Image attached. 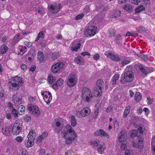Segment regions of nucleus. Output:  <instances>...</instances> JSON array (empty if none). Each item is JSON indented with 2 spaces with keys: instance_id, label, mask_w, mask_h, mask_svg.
I'll return each instance as SVG.
<instances>
[{
  "instance_id": "obj_53",
  "label": "nucleus",
  "mask_w": 155,
  "mask_h": 155,
  "mask_svg": "<svg viewBox=\"0 0 155 155\" xmlns=\"http://www.w3.org/2000/svg\"><path fill=\"white\" fill-rule=\"evenodd\" d=\"M144 29V28L142 26H140L136 29L137 31L139 33L142 32L143 31Z\"/></svg>"
},
{
  "instance_id": "obj_60",
  "label": "nucleus",
  "mask_w": 155,
  "mask_h": 155,
  "mask_svg": "<svg viewBox=\"0 0 155 155\" xmlns=\"http://www.w3.org/2000/svg\"><path fill=\"white\" fill-rule=\"evenodd\" d=\"M100 58L99 55L98 54H97L94 55L93 58L95 60H98Z\"/></svg>"
},
{
  "instance_id": "obj_14",
  "label": "nucleus",
  "mask_w": 155,
  "mask_h": 155,
  "mask_svg": "<svg viewBox=\"0 0 155 155\" xmlns=\"http://www.w3.org/2000/svg\"><path fill=\"white\" fill-rule=\"evenodd\" d=\"M12 100L16 106H18L22 104V99L17 94H14L13 95Z\"/></svg>"
},
{
  "instance_id": "obj_63",
  "label": "nucleus",
  "mask_w": 155,
  "mask_h": 155,
  "mask_svg": "<svg viewBox=\"0 0 155 155\" xmlns=\"http://www.w3.org/2000/svg\"><path fill=\"white\" fill-rule=\"evenodd\" d=\"M144 128H143L141 126H140L138 128V130L140 133H142L144 130Z\"/></svg>"
},
{
  "instance_id": "obj_4",
  "label": "nucleus",
  "mask_w": 155,
  "mask_h": 155,
  "mask_svg": "<svg viewBox=\"0 0 155 155\" xmlns=\"http://www.w3.org/2000/svg\"><path fill=\"white\" fill-rule=\"evenodd\" d=\"M22 123L19 120H16L13 124L12 132L13 135H17L20 134L22 130Z\"/></svg>"
},
{
  "instance_id": "obj_28",
  "label": "nucleus",
  "mask_w": 155,
  "mask_h": 155,
  "mask_svg": "<svg viewBox=\"0 0 155 155\" xmlns=\"http://www.w3.org/2000/svg\"><path fill=\"white\" fill-rule=\"evenodd\" d=\"M125 132L124 131H122L121 132V134L118 138V140L120 142H124L125 141Z\"/></svg>"
},
{
  "instance_id": "obj_32",
  "label": "nucleus",
  "mask_w": 155,
  "mask_h": 155,
  "mask_svg": "<svg viewBox=\"0 0 155 155\" xmlns=\"http://www.w3.org/2000/svg\"><path fill=\"white\" fill-rule=\"evenodd\" d=\"M119 75L118 74H116L114 75L112 78V84L115 85L116 83V81L119 79Z\"/></svg>"
},
{
  "instance_id": "obj_5",
  "label": "nucleus",
  "mask_w": 155,
  "mask_h": 155,
  "mask_svg": "<svg viewBox=\"0 0 155 155\" xmlns=\"http://www.w3.org/2000/svg\"><path fill=\"white\" fill-rule=\"evenodd\" d=\"M87 28L85 34L87 37L93 36L97 33V27L94 24L89 23L87 25Z\"/></svg>"
},
{
  "instance_id": "obj_42",
  "label": "nucleus",
  "mask_w": 155,
  "mask_h": 155,
  "mask_svg": "<svg viewBox=\"0 0 155 155\" xmlns=\"http://www.w3.org/2000/svg\"><path fill=\"white\" fill-rule=\"evenodd\" d=\"M99 143V141L98 140L91 141L90 142V144L93 147H97Z\"/></svg>"
},
{
  "instance_id": "obj_30",
  "label": "nucleus",
  "mask_w": 155,
  "mask_h": 155,
  "mask_svg": "<svg viewBox=\"0 0 155 155\" xmlns=\"http://www.w3.org/2000/svg\"><path fill=\"white\" fill-rule=\"evenodd\" d=\"M25 107L23 105H20L18 109V111L19 114L21 115H23L25 111Z\"/></svg>"
},
{
  "instance_id": "obj_3",
  "label": "nucleus",
  "mask_w": 155,
  "mask_h": 155,
  "mask_svg": "<svg viewBox=\"0 0 155 155\" xmlns=\"http://www.w3.org/2000/svg\"><path fill=\"white\" fill-rule=\"evenodd\" d=\"M81 97L83 100L87 102L91 101L93 99V96L91 90L88 88L84 87L82 88Z\"/></svg>"
},
{
  "instance_id": "obj_41",
  "label": "nucleus",
  "mask_w": 155,
  "mask_h": 155,
  "mask_svg": "<svg viewBox=\"0 0 155 155\" xmlns=\"http://www.w3.org/2000/svg\"><path fill=\"white\" fill-rule=\"evenodd\" d=\"M116 32V30L113 28L110 29L108 31L109 36L110 37L114 36Z\"/></svg>"
},
{
  "instance_id": "obj_48",
  "label": "nucleus",
  "mask_w": 155,
  "mask_h": 155,
  "mask_svg": "<svg viewBox=\"0 0 155 155\" xmlns=\"http://www.w3.org/2000/svg\"><path fill=\"white\" fill-rule=\"evenodd\" d=\"M84 15L83 13L79 14L77 15L75 18V19L76 20H78L82 19L84 16Z\"/></svg>"
},
{
  "instance_id": "obj_19",
  "label": "nucleus",
  "mask_w": 155,
  "mask_h": 155,
  "mask_svg": "<svg viewBox=\"0 0 155 155\" xmlns=\"http://www.w3.org/2000/svg\"><path fill=\"white\" fill-rule=\"evenodd\" d=\"M64 82V80L61 78H59L56 82L55 84H54L52 85L53 89H56L58 87H60L62 84Z\"/></svg>"
},
{
  "instance_id": "obj_29",
  "label": "nucleus",
  "mask_w": 155,
  "mask_h": 155,
  "mask_svg": "<svg viewBox=\"0 0 155 155\" xmlns=\"http://www.w3.org/2000/svg\"><path fill=\"white\" fill-rule=\"evenodd\" d=\"M44 55L42 52L39 51L38 53V59L40 62H42L44 60Z\"/></svg>"
},
{
  "instance_id": "obj_39",
  "label": "nucleus",
  "mask_w": 155,
  "mask_h": 155,
  "mask_svg": "<svg viewBox=\"0 0 155 155\" xmlns=\"http://www.w3.org/2000/svg\"><path fill=\"white\" fill-rule=\"evenodd\" d=\"M44 36L45 34L44 32L43 31H41L38 33L35 41H37L39 40L40 38H43L44 37Z\"/></svg>"
},
{
  "instance_id": "obj_18",
  "label": "nucleus",
  "mask_w": 155,
  "mask_h": 155,
  "mask_svg": "<svg viewBox=\"0 0 155 155\" xmlns=\"http://www.w3.org/2000/svg\"><path fill=\"white\" fill-rule=\"evenodd\" d=\"M28 139L27 141H25V145L26 147H32L34 144V140L35 139L34 138H30L28 137Z\"/></svg>"
},
{
  "instance_id": "obj_54",
  "label": "nucleus",
  "mask_w": 155,
  "mask_h": 155,
  "mask_svg": "<svg viewBox=\"0 0 155 155\" xmlns=\"http://www.w3.org/2000/svg\"><path fill=\"white\" fill-rule=\"evenodd\" d=\"M23 137L21 136H18L15 139V140H16L18 142H21L23 140Z\"/></svg>"
},
{
  "instance_id": "obj_59",
  "label": "nucleus",
  "mask_w": 155,
  "mask_h": 155,
  "mask_svg": "<svg viewBox=\"0 0 155 155\" xmlns=\"http://www.w3.org/2000/svg\"><path fill=\"white\" fill-rule=\"evenodd\" d=\"M99 114L98 109H97L95 110L94 112V118H96L97 117L98 114Z\"/></svg>"
},
{
  "instance_id": "obj_15",
  "label": "nucleus",
  "mask_w": 155,
  "mask_h": 155,
  "mask_svg": "<svg viewBox=\"0 0 155 155\" xmlns=\"http://www.w3.org/2000/svg\"><path fill=\"white\" fill-rule=\"evenodd\" d=\"M96 136L101 137H106L107 138H109V137L108 134L104 131L101 129H100L99 130L96 131L94 133Z\"/></svg>"
},
{
  "instance_id": "obj_36",
  "label": "nucleus",
  "mask_w": 155,
  "mask_h": 155,
  "mask_svg": "<svg viewBox=\"0 0 155 155\" xmlns=\"http://www.w3.org/2000/svg\"><path fill=\"white\" fill-rule=\"evenodd\" d=\"M130 137L132 138H134L136 136H139L138 131L137 130H133L130 132Z\"/></svg>"
},
{
  "instance_id": "obj_40",
  "label": "nucleus",
  "mask_w": 155,
  "mask_h": 155,
  "mask_svg": "<svg viewBox=\"0 0 155 155\" xmlns=\"http://www.w3.org/2000/svg\"><path fill=\"white\" fill-rule=\"evenodd\" d=\"M96 84L97 87H101V88H102V86L104 84V82L102 80L99 79L96 82Z\"/></svg>"
},
{
  "instance_id": "obj_38",
  "label": "nucleus",
  "mask_w": 155,
  "mask_h": 155,
  "mask_svg": "<svg viewBox=\"0 0 155 155\" xmlns=\"http://www.w3.org/2000/svg\"><path fill=\"white\" fill-rule=\"evenodd\" d=\"M71 125L73 127H75L77 124L76 120L75 117L74 116H72L71 120Z\"/></svg>"
},
{
  "instance_id": "obj_47",
  "label": "nucleus",
  "mask_w": 155,
  "mask_h": 155,
  "mask_svg": "<svg viewBox=\"0 0 155 155\" xmlns=\"http://www.w3.org/2000/svg\"><path fill=\"white\" fill-rule=\"evenodd\" d=\"M11 113L15 117H18V113L17 110L14 109H12Z\"/></svg>"
},
{
  "instance_id": "obj_26",
  "label": "nucleus",
  "mask_w": 155,
  "mask_h": 155,
  "mask_svg": "<svg viewBox=\"0 0 155 155\" xmlns=\"http://www.w3.org/2000/svg\"><path fill=\"white\" fill-rule=\"evenodd\" d=\"M123 8L127 12H131L133 10V6L132 5L127 4L123 6Z\"/></svg>"
},
{
  "instance_id": "obj_55",
  "label": "nucleus",
  "mask_w": 155,
  "mask_h": 155,
  "mask_svg": "<svg viewBox=\"0 0 155 155\" xmlns=\"http://www.w3.org/2000/svg\"><path fill=\"white\" fill-rule=\"evenodd\" d=\"M44 139L41 135L39 136L37 138V143L38 144L40 143L41 141L42 140Z\"/></svg>"
},
{
  "instance_id": "obj_52",
  "label": "nucleus",
  "mask_w": 155,
  "mask_h": 155,
  "mask_svg": "<svg viewBox=\"0 0 155 155\" xmlns=\"http://www.w3.org/2000/svg\"><path fill=\"white\" fill-rule=\"evenodd\" d=\"M130 61L128 60H124L121 63L123 65H126L130 63Z\"/></svg>"
},
{
  "instance_id": "obj_13",
  "label": "nucleus",
  "mask_w": 155,
  "mask_h": 155,
  "mask_svg": "<svg viewBox=\"0 0 155 155\" xmlns=\"http://www.w3.org/2000/svg\"><path fill=\"white\" fill-rule=\"evenodd\" d=\"M104 54L107 57L110 58L112 60L117 61L120 60V58L117 55L114 53H111L110 51H106L104 53Z\"/></svg>"
},
{
  "instance_id": "obj_43",
  "label": "nucleus",
  "mask_w": 155,
  "mask_h": 155,
  "mask_svg": "<svg viewBox=\"0 0 155 155\" xmlns=\"http://www.w3.org/2000/svg\"><path fill=\"white\" fill-rule=\"evenodd\" d=\"M106 148V147L104 145H100L99 148H98V152L100 153H102L104 150Z\"/></svg>"
},
{
  "instance_id": "obj_37",
  "label": "nucleus",
  "mask_w": 155,
  "mask_h": 155,
  "mask_svg": "<svg viewBox=\"0 0 155 155\" xmlns=\"http://www.w3.org/2000/svg\"><path fill=\"white\" fill-rule=\"evenodd\" d=\"M59 57V53L58 52H54L52 54L51 60L53 61L58 58Z\"/></svg>"
},
{
  "instance_id": "obj_11",
  "label": "nucleus",
  "mask_w": 155,
  "mask_h": 155,
  "mask_svg": "<svg viewBox=\"0 0 155 155\" xmlns=\"http://www.w3.org/2000/svg\"><path fill=\"white\" fill-rule=\"evenodd\" d=\"M28 110L34 115L38 116L40 114V112L37 106L29 104L28 105Z\"/></svg>"
},
{
  "instance_id": "obj_9",
  "label": "nucleus",
  "mask_w": 155,
  "mask_h": 155,
  "mask_svg": "<svg viewBox=\"0 0 155 155\" xmlns=\"http://www.w3.org/2000/svg\"><path fill=\"white\" fill-rule=\"evenodd\" d=\"M61 5L59 3L50 4L48 5V8L50 11L52 13H56L59 12L61 9Z\"/></svg>"
},
{
  "instance_id": "obj_31",
  "label": "nucleus",
  "mask_w": 155,
  "mask_h": 155,
  "mask_svg": "<svg viewBox=\"0 0 155 155\" xmlns=\"http://www.w3.org/2000/svg\"><path fill=\"white\" fill-rule=\"evenodd\" d=\"M141 97L142 95L140 93L137 92L135 94L134 99L137 102L140 101Z\"/></svg>"
},
{
  "instance_id": "obj_49",
  "label": "nucleus",
  "mask_w": 155,
  "mask_h": 155,
  "mask_svg": "<svg viewBox=\"0 0 155 155\" xmlns=\"http://www.w3.org/2000/svg\"><path fill=\"white\" fill-rule=\"evenodd\" d=\"M121 14L120 11L119 10H116L114 12V18L118 17Z\"/></svg>"
},
{
  "instance_id": "obj_22",
  "label": "nucleus",
  "mask_w": 155,
  "mask_h": 155,
  "mask_svg": "<svg viewBox=\"0 0 155 155\" xmlns=\"http://www.w3.org/2000/svg\"><path fill=\"white\" fill-rule=\"evenodd\" d=\"M23 38L22 36H21L19 34L16 35L13 38L12 42V44L14 45L17 43L20 40Z\"/></svg>"
},
{
  "instance_id": "obj_58",
  "label": "nucleus",
  "mask_w": 155,
  "mask_h": 155,
  "mask_svg": "<svg viewBox=\"0 0 155 155\" xmlns=\"http://www.w3.org/2000/svg\"><path fill=\"white\" fill-rule=\"evenodd\" d=\"M141 57L145 61H147L148 60V56L147 55L144 54L141 55Z\"/></svg>"
},
{
  "instance_id": "obj_8",
  "label": "nucleus",
  "mask_w": 155,
  "mask_h": 155,
  "mask_svg": "<svg viewBox=\"0 0 155 155\" xmlns=\"http://www.w3.org/2000/svg\"><path fill=\"white\" fill-rule=\"evenodd\" d=\"M91 112V110L88 107H86L82 109L81 111H76L75 114L79 117H85L88 116Z\"/></svg>"
},
{
  "instance_id": "obj_57",
  "label": "nucleus",
  "mask_w": 155,
  "mask_h": 155,
  "mask_svg": "<svg viewBox=\"0 0 155 155\" xmlns=\"http://www.w3.org/2000/svg\"><path fill=\"white\" fill-rule=\"evenodd\" d=\"M25 45L28 47H31L32 45V44L31 42L27 41H25Z\"/></svg>"
},
{
  "instance_id": "obj_21",
  "label": "nucleus",
  "mask_w": 155,
  "mask_h": 155,
  "mask_svg": "<svg viewBox=\"0 0 155 155\" xmlns=\"http://www.w3.org/2000/svg\"><path fill=\"white\" fill-rule=\"evenodd\" d=\"M102 88L101 87H96L94 89V94L95 96L98 97L101 95L102 93Z\"/></svg>"
},
{
  "instance_id": "obj_45",
  "label": "nucleus",
  "mask_w": 155,
  "mask_h": 155,
  "mask_svg": "<svg viewBox=\"0 0 155 155\" xmlns=\"http://www.w3.org/2000/svg\"><path fill=\"white\" fill-rule=\"evenodd\" d=\"M139 68L141 71L142 72L143 74H144L146 75L148 73L147 71H146V70L143 67L142 65L139 64Z\"/></svg>"
},
{
  "instance_id": "obj_2",
  "label": "nucleus",
  "mask_w": 155,
  "mask_h": 155,
  "mask_svg": "<svg viewBox=\"0 0 155 155\" xmlns=\"http://www.w3.org/2000/svg\"><path fill=\"white\" fill-rule=\"evenodd\" d=\"M23 84L22 78L17 76L12 77L8 80V86L10 89L12 91L18 90L19 87Z\"/></svg>"
},
{
  "instance_id": "obj_16",
  "label": "nucleus",
  "mask_w": 155,
  "mask_h": 155,
  "mask_svg": "<svg viewBox=\"0 0 155 155\" xmlns=\"http://www.w3.org/2000/svg\"><path fill=\"white\" fill-rule=\"evenodd\" d=\"M81 44L80 43H77L75 41L72 42L71 45V50L72 51H77L80 48Z\"/></svg>"
},
{
  "instance_id": "obj_44",
  "label": "nucleus",
  "mask_w": 155,
  "mask_h": 155,
  "mask_svg": "<svg viewBox=\"0 0 155 155\" xmlns=\"http://www.w3.org/2000/svg\"><path fill=\"white\" fill-rule=\"evenodd\" d=\"M145 10V8L143 7V5H140L139 6L135 9L136 12L139 13L141 11H143Z\"/></svg>"
},
{
  "instance_id": "obj_20",
  "label": "nucleus",
  "mask_w": 155,
  "mask_h": 155,
  "mask_svg": "<svg viewBox=\"0 0 155 155\" xmlns=\"http://www.w3.org/2000/svg\"><path fill=\"white\" fill-rule=\"evenodd\" d=\"M143 142V138L142 137L139 138L138 139V142L137 141H133L132 142V144L133 146L135 147H138L140 145L142 144Z\"/></svg>"
},
{
  "instance_id": "obj_62",
  "label": "nucleus",
  "mask_w": 155,
  "mask_h": 155,
  "mask_svg": "<svg viewBox=\"0 0 155 155\" xmlns=\"http://www.w3.org/2000/svg\"><path fill=\"white\" fill-rule=\"evenodd\" d=\"M35 98L33 97L30 96L28 97V100L30 102H32L35 101Z\"/></svg>"
},
{
  "instance_id": "obj_10",
  "label": "nucleus",
  "mask_w": 155,
  "mask_h": 155,
  "mask_svg": "<svg viewBox=\"0 0 155 155\" xmlns=\"http://www.w3.org/2000/svg\"><path fill=\"white\" fill-rule=\"evenodd\" d=\"M41 94L43 96V98L45 102L47 104H49L52 99L51 94L47 91H45L44 92L41 91Z\"/></svg>"
},
{
  "instance_id": "obj_56",
  "label": "nucleus",
  "mask_w": 155,
  "mask_h": 155,
  "mask_svg": "<svg viewBox=\"0 0 155 155\" xmlns=\"http://www.w3.org/2000/svg\"><path fill=\"white\" fill-rule=\"evenodd\" d=\"M141 0H130V1L132 3H133L135 5H137L140 2Z\"/></svg>"
},
{
  "instance_id": "obj_17",
  "label": "nucleus",
  "mask_w": 155,
  "mask_h": 155,
  "mask_svg": "<svg viewBox=\"0 0 155 155\" xmlns=\"http://www.w3.org/2000/svg\"><path fill=\"white\" fill-rule=\"evenodd\" d=\"M53 127L54 128L55 132L59 133L63 128V125L61 124L59 122L57 121L53 125Z\"/></svg>"
},
{
  "instance_id": "obj_35",
  "label": "nucleus",
  "mask_w": 155,
  "mask_h": 155,
  "mask_svg": "<svg viewBox=\"0 0 155 155\" xmlns=\"http://www.w3.org/2000/svg\"><path fill=\"white\" fill-rule=\"evenodd\" d=\"M56 79L55 77H53L51 75H49L48 78V83L50 84H52L54 82Z\"/></svg>"
},
{
  "instance_id": "obj_46",
  "label": "nucleus",
  "mask_w": 155,
  "mask_h": 155,
  "mask_svg": "<svg viewBox=\"0 0 155 155\" xmlns=\"http://www.w3.org/2000/svg\"><path fill=\"white\" fill-rule=\"evenodd\" d=\"M115 40L117 44H120L122 41L121 36L120 35H117L115 39Z\"/></svg>"
},
{
  "instance_id": "obj_6",
  "label": "nucleus",
  "mask_w": 155,
  "mask_h": 155,
  "mask_svg": "<svg viewBox=\"0 0 155 155\" xmlns=\"http://www.w3.org/2000/svg\"><path fill=\"white\" fill-rule=\"evenodd\" d=\"M134 78V74L132 71H127L123 75H121V81L123 83L130 82Z\"/></svg>"
},
{
  "instance_id": "obj_34",
  "label": "nucleus",
  "mask_w": 155,
  "mask_h": 155,
  "mask_svg": "<svg viewBox=\"0 0 155 155\" xmlns=\"http://www.w3.org/2000/svg\"><path fill=\"white\" fill-rule=\"evenodd\" d=\"M36 12H37L39 14L43 15L45 13V11L43 8L42 7H38L35 10Z\"/></svg>"
},
{
  "instance_id": "obj_61",
  "label": "nucleus",
  "mask_w": 155,
  "mask_h": 155,
  "mask_svg": "<svg viewBox=\"0 0 155 155\" xmlns=\"http://www.w3.org/2000/svg\"><path fill=\"white\" fill-rule=\"evenodd\" d=\"M31 117L29 115H27L25 117L24 120L27 122L31 120Z\"/></svg>"
},
{
  "instance_id": "obj_12",
  "label": "nucleus",
  "mask_w": 155,
  "mask_h": 155,
  "mask_svg": "<svg viewBox=\"0 0 155 155\" xmlns=\"http://www.w3.org/2000/svg\"><path fill=\"white\" fill-rule=\"evenodd\" d=\"M64 66V64L62 63L58 62L56 63L52 66V71L54 73L58 72L62 69Z\"/></svg>"
},
{
  "instance_id": "obj_23",
  "label": "nucleus",
  "mask_w": 155,
  "mask_h": 155,
  "mask_svg": "<svg viewBox=\"0 0 155 155\" xmlns=\"http://www.w3.org/2000/svg\"><path fill=\"white\" fill-rule=\"evenodd\" d=\"M10 128L9 126L6 127L3 126L2 128V133L5 135H8L10 134Z\"/></svg>"
},
{
  "instance_id": "obj_25",
  "label": "nucleus",
  "mask_w": 155,
  "mask_h": 155,
  "mask_svg": "<svg viewBox=\"0 0 155 155\" xmlns=\"http://www.w3.org/2000/svg\"><path fill=\"white\" fill-rule=\"evenodd\" d=\"M8 50V48L5 44H3L0 48V53L2 54H5Z\"/></svg>"
},
{
  "instance_id": "obj_51",
  "label": "nucleus",
  "mask_w": 155,
  "mask_h": 155,
  "mask_svg": "<svg viewBox=\"0 0 155 155\" xmlns=\"http://www.w3.org/2000/svg\"><path fill=\"white\" fill-rule=\"evenodd\" d=\"M147 104L148 105H150L152 104L153 102V99L149 97H147Z\"/></svg>"
},
{
  "instance_id": "obj_27",
  "label": "nucleus",
  "mask_w": 155,
  "mask_h": 155,
  "mask_svg": "<svg viewBox=\"0 0 155 155\" xmlns=\"http://www.w3.org/2000/svg\"><path fill=\"white\" fill-rule=\"evenodd\" d=\"M130 106H128L125 108L123 114V117L126 118L127 117L130 113Z\"/></svg>"
},
{
  "instance_id": "obj_64",
  "label": "nucleus",
  "mask_w": 155,
  "mask_h": 155,
  "mask_svg": "<svg viewBox=\"0 0 155 155\" xmlns=\"http://www.w3.org/2000/svg\"><path fill=\"white\" fill-rule=\"evenodd\" d=\"M151 146H155V135L152 138Z\"/></svg>"
},
{
  "instance_id": "obj_7",
  "label": "nucleus",
  "mask_w": 155,
  "mask_h": 155,
  "mask_svg": "<svg viewBox=\"0 0 155 155\" xmlns=\"http://www.w3.org/2000/svg\"><path fill=\"white\" fill-rule=\"evenodd\" d=\"M78 76L74 72L71 73L69 75L67 81V84L70 87L74 86L77 81Z\"/></svg>"
},
{
  "instance_id": "obj_33",
  "label": "nucleus",
  "mask_w": 155,
  "mask_h": 155,
  "mask_svg": "<svg viewBox=\"0 0 155 155\" xmlns=\"http://www.w3.org/2000/svg\"><path fill=\"white\" fill-rule=\"evenodd\" d=\"M35 131L34 130H31L27 136V137H29L30 138L33 137L34 138V139H35Z\"/></svg>"
},
{
  "instance_id": "obj_24",
  "label": "nucleus",
  "mask_w": 155,
  "mask_h": 155,
  "mask_svg": "<svg viewBox=\"0 0 155 155\" xmlns=\"http://www.w3.org/2000/svg\"><path fill=\"white\" fill-rule=\"evenodd\" d=\"M74 61L77 64H82L84 62L83 58L81 56H78L74 59Z\"/></svg>"
},
{
  "instance_id": "obj_1",
  "label": "nucleus",
  "mask_w": 155,
  "mask_h": 155,
  "mask_svg": "<svg viewBox=\"0 0 155 155\" xmlns=\"http://www.w3.org/2000/svg\"><path fill=\"white\" fill-rule=\"evenodd\" d=\"M62 131V137L65 139V143L70 144L72 143L73 141L77 138V135L73 128L70 124H67Z\"/></svg>"
},
{
  "instance_id": "obj_50",
  "label": "nucleus",
  "mask_w": 155,
  "mask_h": 155,
  "mask_svg": "<svg viewBox=\"0 0 155 155\" xmlns=\"http://www.w3.org/2000/svg\"><path fill=\"white\" fill-rule=\"evenodd\" d=\"M28 55H29V54H28ZM26 58H28V60L29 61L31 62L33 60L34 58V56L33 54H31L29 56L28 55L27 56Z\"/></svg>"
}]
</instances>
